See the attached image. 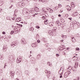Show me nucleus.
I'll return each mask as SVG.
<instances>
[{
	"mask_svg": "<svg viewBox=\"0 0 80 80\" xmlns=\"http://www.w3.org/2000/svg\"><path fill=\"white\" fill-rule=\"evenodd\" d=\"M34 0V1H35L36 2H37V0Z\"/></svg>",
	"mask_w": 80,
	"mask_h": 80,
	"instance_id": "61",
	"label": "nucleus"
},
{
	"mask_svg": "<svg viewBox=\"0 0 80 80\" xmlns=\"http://www.w3.org/2000/svg\"><path fill=\"white\" fill-rule=\"evenodd\" d=\"M37 42H38L39 43H40V41L39 40H37Z\"/></svg>",
	"mask_w": 80,
	"mask_h": 80,
	"instance_id": "42",
	"label": "nucleus"
},
{
	"mask_svg": "<svg viewBox=\"0 0 80 80\" xmlns=\"http://www.w3.org/2000/svg\"><path fill=\"white\" fill-rule=\"evenodd\" d=\"M44 9H42V12H43V11H44Z\"/></svg>",
	"mask_w": 80,
	"mask_h": 80,
	"instance_id": "51",
	"label": "nucleus"
},
{
	"mask_svg": "<svg viewBox=\"0 0 80 80\" xmlns=\"http://www.w3.org/2000/svg\"><path fill=\"white\" fill-rule=\"evenodd\" d=\"M2 9L1 8H0V12H1V11H2Z\"/></svg>",
	"mask_w": 80,
	"mask_h": 80,
	"instance_id": "55",
	"label": "nucleus"
},
{
	"mask_svg": "<svg viewBox=\"0 0 80 80\" xmlns=\"http://www.w3.org/2000/svg\"><path fill=\"white\" fill-rule=\"evenodd\" d=\"M71 73V72H69V71H68V72H66L64 74V78H67L69 75V74H70Z\"/></svg>",
	"mask_w": 80,
	"mask_h": 80,
	"instance_id": "1",
	"label": "nucleus"
},
{
	"mask_svg": "<svg viewBox=\"0 0 80 80\" xmlns=\"http://www.w3.org/2000/svg\"><path fill=\"white\" fill-rule=\"evenodd\" d=\"M35 12H39V9L38 8H35L34 9Z\"/></svg>",
	"mask_w": 80,
	"mask_h": 80,
	"instance_id": "8",
	"label": "nucleus"
},
{
	"mask_svg": "<svg viewBox=\"0 0 80 80\" xmlns=\"http://www.w3.org/2000/svg\"><path fill=\"white\" fill-rule=\"evenodd\" d=\"M60 78H62V76H60Z\"/></svg>",
	"mask_w": 80,
	"mask_h": 80,
	"instance_id": "59",
	"label": "nucleus"
},
{
	"mask_svg": "<svg viewBox=\"0 0 80 80\" xmlns=\"http://www.w3.org/2000/svg\"><path fill=\"white\" fill-rule=\"evenodd\" d=\"M42 18L43 19H45V17H42Z\"/></svg>",
	"mask_w": 80,
	"mask_h": 80,
	"instance_id": "43",
	"label": "nucleus"
},
{
	"mask_svg": "<svg viewBox=\"0 0 80 80\" xmlns=\"http://www.w3.org/2000/svg\"><path fill=\"white\" fill-rule=\"evenodd\" d=\"M63 68H64L63 67H61V68L60 70H61V71H62V72H63V70H64Z\"/></svg>",
	"mask_w": 80,
	"mask_h": 80,
	"instance_id": "23",
	"label": "nucleus"
},
{
	"mask_svg": "<svg viewBox=\"0 0 80 80\" xmlns=\"http://www.w3.org/2000/svg\"><path fill=\"white\" fill-rule=\"evenodd\" d=\"M73 72H76V70H73Z\"/></svg>",
	"mask_w": 80,
	"mask_h": 80,
	"instance_id": "57",
	"label": "nucleus"
},
{
	"mask_svg": "<svg viewBox=\"0 0 80 80\" xmlns=\"http://www.w3.org/2000/svg\"><path fill=\"white\" fill-rule=\"evenodd\" d=\"M58 17H60V16H61V15L60 14H58Z\"/></svg>",
	"mask_w": 80,
	"mask_h": 80,
	"instance_id": "54",
	"label": "nucleus"
},
{
	"mask_svg": "<svg viewBox=\"0 0 80 80\" xmlns=\"http://www.w3.org/2000/svg\"><path fill=\"white\" fill-rule=\"evenodd\" d=\"M9 38H11V36H9Z\"/></svg>",
	"mask_w": 80,
	"mask_h": 80,
	"instance_id": "63",
	"label": "nucleus"
},
{
	"mask_svg": "<svg viewBox=\"0 0 80 80\" xmlns=\"http://www.w3.org/2000/svg\"><path fill=\"white\" fill-rule=\"evenodd\" d=\"M60 42H63V40H61Z\"/></svg>",
	"mask_w": 80,
	"mask_h": 80,
	"instance_id": "49",
	"label": "nucleus"
},
{
	"mask_svg": "<svg viewBox=\"0 0 80 80\" xmlns=\"http://www.w3.org/2000/svg\"><path fill=\"white\" fill-rule=\"evenodd\" d=\"M71 7H75V6H74V4H73V2H71Z\"/></svg>",
	"mask_w": 80,
	"mask_h": 80,
	"instance_id": "13",
	"label": "nucleus"
},
{
	"mask_svg": "<svg viewBox=\"0 0 80 80\" xmlns=\"http://www.w3.org/2000/svg\"><path fill=\"white\" fill-rule=\"evenodd\" d=\"M62 12H63V9H61V10L60 11V13H62Z\"/></svg>",
	"mask_w": 80,
	"mask_h": 80,
	"instance_id": "39",
	"label": "nucleus"
},
{
	"mask_svg": "<svg viewBox=\"0 0 80 80\" xmlns=\"http://www.w3.org/2000/svg\"><path fill=\"white\" fill-rule=\"evenodd\" d=\"M25 1H27L28 2V3H29V2H30L31 0H25Z\"/></svg>",
	"mask_w": 80,
	"mask_h": 80,
	"instance_id": "37",
	"label": "nucleus"
},
{
	"mask_svg": "<svg viewBox=\"0 0 80 80\" xmlns=\"http://www.w3.org/2000/svg\"><path fill=\"white\" fill-rule=\"evenodd\" d=\"M21 43L22 44L24 45V44H26V43H27V42H26L25 39H22L21 40Z\"/></svg>",
	"mask_w": 80,
	"mask_h": 80,
	"instance_id": "3",
	"label": "nucleus"
},
{
	"mask_svg": "<svg viewBox=\"0 0 80 80\" xmlns=\"http://www.w3.org/2000/svg\"><path fill=\"white\" fill-rule=\"evenodd\" d=\"M35 15H37V13H35V14L32 15V17H35Z\"/></svg>",
	"mask_w": 80,
	"mask_h": 80,
	"instance_id": "35",
	"label": "nucleus"
},
{
	"mask_svg": "<svg viewBox=\"0 0 80 80\" xmlns=\"http://www.w3.org/2000/svg\"><path fill=\"white\" fill-rule=\"evenodd\" d=\"M22 13H26V14H28V12H27V8H24L23 9Z\"/></svg>",
	"mask_w": 80,
	"mask_h": 80,
	"instance_id": "2",
	"label": "nucleus"
},
{
	"mask_svg": "<svg viewBox=\"0 0 80 80\" xmlns=\"http://www.w3.org/2000/svg\"><path fill=\"white\" fill-rule=\"evenodd\" d=\"M58 6H58V7H60H60H62V5L60 4H58Z\"/></svg>",
	"mask_w": 80,
	"mask_h": 80,
	"instance_id": "46",
	"label": "nucleus"
},
{
	"mask_svg": "<svg viewBox=\"0 0 80 80\" xmlns=\"http://www.w3.org/2000/svg\"><path fill=\"white\" fill-rule=\"evenodd\" d=\"M13 33H14V31H12L10 33L11 35H13Z\"/></svg>",
	"mask_w": 80,
	"mask_h": 80,
	"instance_id": "27",
	"label": "nucleus"
},
{
	"mask_svg": "<svg viewBox=\"0 0 80 80\" xmlns=\"http://www.w3.org/2000/svg\"><path fill=\"white\" fill-rule=\"evenodd\" d=\"M56 23L57 25H58H58H59L58 24V23H59V24H60L59 23H58L57 22H56Z\"/></svg>",
	"mask_w": 80,
	"mask_h": 80,
	"instance_id": "44",
	"label": "nucleus"
},
{
	"mask_svg": "<svg viewBox=\"0 0 80 80\" xmlns=\"http://www.w3.org/2000/svg\"><path fill=\"white\" fill-rule=\"evenodd\" d=\"M3 55H1L0 57V59H1V60H3Z\"/></svg>",
	"mask_w": 80,
	"mask_h": 80,
	"instance_id": "21",
	"label": "nucleus"
},
{
	"mask_svg": "<svg viewBox=\"0 0 80 80\" xmlns=\"http://www.w3.org/2000/svg\"><path fill=\"white\" fill-rule=\"evenodd\" d=\"M62 38L63 39L65 40V39H66V38H67V37L66 36H62Z\"/></svg>",
	"mask_w": 80,
	"mask_h": 80,
	"instance_id": "14",
	"label": "nucleus"
},
{
	"mask_svg": "<svg viewBox=\"0 0 80 80\" xmlns=\"http://www.w3.org/2000/svg\"><path fill=\"white\" fill-rule=\"evenodd\" d=\"M45 72L46 73H48V74H50L51 73L50 71H49L48 72L47 71V70H45Z\"/></svg>",
	"mask_w": 80,
	"mask_h": 80,
	"instance_id": "17",
	"label": "nucleus"
},
{
	"mask_svg": "<svg viewBox=\"0 0 80 80\" xmlns=\"http://www.w3.org/2000/svg\"><path fill=\"white\" fill-rule=\"evenodd\" d=\"M36 28H38H38H40V27L38 26H36Z\"/></svg>",
	"mask_w": 80,
	"mask_h": 80,
	"instance_id": "34",
	"label": "nucleus"
},
{
	"mask_svg": "<svg viewBox=\"0 0 80 80\" xmlns=\"http://www.w3.org/2000/svg\"><path fill=\"white\" fill-rule=\"evenodd\" d=\"M49 26H50V27H53V25H52V24L51 22L49 23Z\"/></svg>",
	"mask_w": 80,
	"mask_h": 80,
	"instance_id": "24",
	"label": "nucleus"
},
{
	"mask_svg": "<svg viewBox=\"0 0 80 80\" xmlns=\"http://www.w3.org/2000/svg\"><path fill=\"white\" fill-rule=\"evenodd\" d=\"M42 40L43 41H44V40H45V38H43L42 39Z\"/></svg>",
	"mask_w": 80,
	"mask_h": 80,
	"instance_id": "52",
	"label": "nucleus"
},
{
	"mask_svg": "<svg viewBox=\"0 0 80 80\" xmlns=\"http://www.w3.org/2000/svg\"><path fill=\"white\" fill-rule=\"evenodd\" d=\"M47 63L48 65H49V66H50V62H48Z\"/></svg>",
	"mask_w": 80,
	"mask_h": 80,
	"instance_id": "38",
	"label": "nucleus"
},
{
	"mask_svg": "<svg viewBox=\"0 0 80 80\" xmlns=\"http://www.w3.org/2000/svg\"><path fill=\"white\" fill-rule=\"evenodd\" d=\"M72 17H75L77 16V13L76 12H74L72 15Z\"/></svg>",
	"mask_w": 80,
	"mask_h": 80,
	"instance_id": "12",
	"label": "nucleus"
},
{
	"mask_svg": "<svg viewBox=\"0 0 80 80\" xmlns=\"http://www.w3.org/2000/svg\"><path fill=\"white\" fill-rule=\"evenodd\" d=\"M25 5V4H24V3H23V2H22L21 6H24Z\"/></svg>",
	"mask_w": 80,
	"mask_h": 80,
	"instance_id": "25",
	"label": "nucleus"
},
{
	"mask_svg": "<svg viewBox=\"0 0 80 80\" xmlns=\"http://www.w3.org/2000/svg\"><path fill=\"white\" fill-rule=\"evenodd\" d=\"M25 73H26V74H27L28 75V73H29V72H28V71H25Z\"/></svg>",
	"mask_w": 80,
	"mask_h": 80,
	"instance_id": "26",
	"label": "nucleus"
},
{
	"mask_svg": "<svg viewBox=\"0 0 80 80\" xmlns=\"http://www.w3.org/2000/svg\"><path fill=\"white\" fill-rule=\"evenodd\" d=\"M58 8H57V7H55L54 8V10H58Z\"/></svg>",
	"mask_w": 80,
	"mask_h": 80,
	"instance_id": "30",
	"label": "nucleus"
},
{
	"mask_svg": "<svg viewBox=\"0 0 80 80\" xmlns=\"http://www.w3.org/2000/svg\"><path fill=\"white\" fill-rule=\"evenodd\" d=\"M76 50H80V48H76Z\"/></svg>",
	"mask_w": 80,
	"mask_h": 80,
	"instance_id": "33",
	"label": "nucleus"
},
{
	"mask_svg": "<svg viewBox=\"0 0 80 80\" xmlns=\"http://www.w3.org/2000/svg\"><path fill=\"white\" fill-rule=\"evenodd\" d=\"M41 1L42 2H45V0H41Z\"/></svg>",
	"mask_w": 80,
	"mask_h": 80,
	"instance_id": "48",
	"label": "nucleus"
},
{
	"mask_svg": "<svg viewBox=\"0 0 80 80\" xmlns=\"http://www.w3.org/2000/svg\"><path fill=\"white\" fill-rule=\"evenodd\" d=\"M30 53L31 54L32 53V51H30Z\"/></svg>",
	"mask_w": 80,
	"mask_h": 80,
	"instance_id": "62",
	"label": "nucleus"
},
{
	"mask_svg": "<svg viewBox=\"0 0 80 80\" xmlns=\"http://www.w3.org/2000/svg\"><path fill=\"white\" fill-rule=\"evenodd\" d=\"M25 5H29V4H28V3L27 2L25 4Z\"/></svg>",
	"mask_w": 80,
	"mask_h": 80,
	"instance_id": "47",
	"label": "nucleus"
},
{
	"mask_svg": "<svg viewBox=\"0 0 80 80\" xmlns=\"http://www.w3.org/2000/svg\"><path fill=\"white\" fill-rule=\"evenodd\" d=\"M7 50V46H4L3 48V51L4 52H6Z\"/></svg>",
	"mask_w": 80,
	"mask_h": 80,
	"instance_id": "4",
	"label": "nucleus"
},
{
	"mask_svg": "<svg viewBox=\"0 0 80 80\" xmlns=\"http://www.w3.org/2000/svg\"><path fill=\"white\" fill-rule=\"evenodd\" d=\"M53 12V11L52 10H50V11H49L50 13H52V12Z\"/></svg>",
	"mask_w": 80,
	"mask_h": 80,
	"instance_id": "32",
	"label": "nucleus"
},
{
	"mask_svg": "<svg viewBox=\"0 0 80 80\" xmlns=\"http://www.w3.org/2000/svg\"><path fill=\"white\" fill-rule=\"evenodd\" d=\"M59 74H60L61 75H63V71H62L61 70H60L59 71Z\"/></svg>",
	"mask_w": 80,
	"mask_h": 80,
	"instance_id": "11",
	"label": "nucleus"
},
{
	"mask_svg": "<svg viewBox=\"0 0 80 80\" xmlns=\"http://www.w3.org/2000/svg\"><path fill=\"white\" fill-rule=\"evenodd\" d=\"M72 67L71 66H69L68 70V71H69V70H72Z\"/></svg>",
	"mask_w": 80,
	"mask_h": 80,
	"instance_id": "18",
	"label": "nucleus"
},
{
	"mask_svg": "<svg viewBox=\"0 0 80 80\" xmlns=\"http://www.w3.org/2000/svg\"><path fill=\"white\" fill-rule=\"evenodd\" d=\"M17 45V44L15 42H13L11 44V46L12 47H14V46H15Z\"/></svg>",
	"mask_w": 80,
	"mask_h": 80,
	"instance_id": "6",
	"label": "nucleus"
},
{
	"mask_svg": "<svg viewBox=\"0 0 80 80\" xmlns=\"http://www.w3.org/2000/svg\"><path fill=\"white\" fill-rule=\"evenodd\" d=\"M14 27V26H13V25H12V27Z\"/></svg>",
	"mask_w": 80,
	"mask_h": 80,
	"instance_id": "60",
	"label": "nucleus"
},
{
	"mask_svg": "<svg viewBox=\"0 0 80 80\" xmlns=\"http://www.w3.org/2000/svg\"><path fill=\"white\" fill-rule=\"evenodd\" d=\"M78 62H76L75 63V68H77V67H78Z\"/></svg>",
	"mask_w": 80,
	"mask_h": 80,
	"instance_id": "10",
	"label": "nucleus"
},
{
	"mask_svg": "<svg viewBox=\"0 0 80 80\" xmlns=\"http://www.w3.org/2000/svg\"><path fill=\"white\" fill-rule=\"evenodd\" d=\"M47 21V20H45L44 21V23L45 24H46V25H47V24H48V21Z\"/></svg>",
	"mask_w": 80,
	"mask_h": 80,
	"instance_id": "20",
	"label": "nucleus"
},
{
	"mask_svg": "<svg viewBox=\"0 0 80 80\" xmlns=\"http://www.w3.org/2000/svg\"><path fill=\"white\" fill-rule=\"evenodd\" d=\"M22 4V2H18V4H17V6H18V7H22V6H21V5Z\"/></svg>",
	"mask_w": 80,
	"mask_h": 80,
	"instance_id": "7",
	"label": "nucleus"
},
{
	"mask_svg": "<svg viewBox=\"0 0 80 80\" xmlns=\"http://www.w3.org/2000/svg\"><path fill=\"white\" fill-rule=\"evenodd\" d=\"M32 47H35L36 46V44L35 43H32Z\"/></svg>",
	"mask_w": 80,
	"mask_h": 80,
	"instance_id": "22",
	"label": "nucleus"
},
{
	"mask_svg": "<svg viewBox=\"0 0 80 80\" xmlns=\"http://www.w3.org/2000/svg\"><path fill=\"white\" fill-rule=\"evenodd\" d=\"M17 25H18V26H20V27H22V25H20V24H18V23L16 24Z\"/></svg>",
	"mask_w": 80,
	"mask_h": 80,
	"instance_id": "28",
	"label": "nucleus"
},
{
	"mask_svg": "<svg viewBox=\"0 0 80 80\" xmlns=\"http://www.w3.org/2000/svg\"><path fill=\"white\" fill-rule=\"evenodd\" d=\"M66 17H68V14H66Z\"/></svg>",
	"mask_w": 80,
	"mask_h": 80,
	"instance_id": "45",
	"label": "nucleus"
},
{
	"mask_svg": "<svg viewBox=\"0 0 80 80\" xmlns=\"http://www.w3.org/2000/svg\"><path fill=\"white\" fill-rule=\"evenodd\" d=\"M22 20V19L20 18H18L16 19V22H18L21 21Z\"/></svg>",
	"mask_w": 80,
	"mask_h": 80,
	"instance_id": "9",
	"label": "nucleus"
},
{
	"mask_svg": "<svg viewBox=\"0 0 80 80\" xmlns=\"http://www.w3.org/2000/svg\"><path fill=\"white\" fill-rule=\"evenodd\" d=\"M14 16H16V14L15 13L14 15H13Z\"/></svg>",
	"mask_w": 80,
	"mask_h": 80,
	"instance_id": "56",
	"label": "nucleus"
},
{
	"mask_svg": "<svg viewBox=\"0 0 80 80\" xmlns=\"http://www.w3.org/2000/svg\"><path fill=\"white\" fill-rule=\"evenodd\" d=\"M32 28H31L30 29V30L31 31V30H32Z\"/></svg>",
	"mask_w": 80,
	"mask_h": 80,
	"instance_id": "53",
	"label": "nucleus"
},
{
	"mask_svg": "<svg viewBox=\"0 0 80 80\" xmlns=\"http://www.w3.org/2000/svg\"><path fill=\"white\" fill-rule=\"evenodd\" d=\"M56 22H59V20H58Z\"/></svg>",
	"mask_w": 80,
	"mask_h": 80,
	"instance_id": "58",
	"label": "nucleus"
},
{
	"mask_svg": "<svg viewBox=\"0 0 80 80\" xmlns=\"http://www.w3.org/2000/svg\"><path fill=\"white\" fill-rule=\"evenodd\" d=\"M4 68H5V66H4Z\"/></svg>",
	"mask_w": 80,
	"mask_h": 80,
	"instance_id": "64",
	"label": "nucleus"
},
{
	"mask_svg": "<svg viewBox=\"0 0 80 80\" xmlns=\"http://www.w3.org/2000/svg\"><path fill=\"white\" fill-rule=\"evenodd\" d=\"M67 10H71V9L70 8V7L68 6H67Z\"/></svg>",
	"mask_w": 80,
	"mask_h": 80,
	"instance_id": "19",
	"label": "nucleus"
},
{
	"mask_svg": "<svg viewBox=\"0 0 80 80\" xmlns=\"http://www.w3.org/2000/svg\"><path fill=\"white\" fill-rule=\"evenodd\" d=\"M56 55L57 57H59V56H60V54H56Z\"/></svg>",
	"mask_w": 80,
	"mask_h": 80,
	"instance_id": "36",
	"label": "nucleus"
},
{
	"mask_svg": "<svg viewBox=\"0 0 80 80\" xmlns=\"http://www.w3.org/2000/svg\"><path fill=\"white\" fill-rule=\"evenodd\" d=\"M57 30V28H56V27H54L53 28V30L55 31V30Z\"/></svg>",
	"mask_w": 80,
	"mask_h": 80,
	"instance_id": "29",
	"label": "nucleus"
},
{
	"mask_svg": "<svg viewBox=\"0 0 80 80\" xmlns=\"http://www.w3.org/2000/svg\"><path fill=\"white\" fill-rule=\"evenodd\" d=\"M68 19H69V20H72V18H69Z\"/></svg>",
	"mask_w": 80,
	"mask_h": 80,
	"instance_id": "50",
	"label": "nucleus"
},
{
	"mask_svg": "<svg viewBox=\"0 0 80 80\" xmlns=\"http://www.w3.org/2000/svg\"><path fill=\"white\" fill-rule=\"evenodd\" d=\"M17 61L18 62V63H20L21 62V58H20V57H18Z\"/></svg>",
	"mask_w": 80,
	"mask_h": 80,
	"instance_id": "5",
	"label": "nucleus"
},
{
	"mask_svg": "<svg viewBox=\"0 0 80 80\" xmlns=\"http://www.w3.org/2000/svg\"><path fill=\"white\" fill-rule=\"evenodd\" d=\"M11 75L12 76H14L15 75V72L14 71H12L11 72Z\"/></svg>",
	"mask_w": 80,
	"mask_h": 80,
	"instance_id": "15",
	"label": "nucleus"
},
{
	"mask_svg": "<svg viewBox=\"0 0 80 80\" xmlns=\"http://www.w3.org/2000/svg\"><path fill=\"white\" fill-rule=\"evenodd\" d=\"M72 42H75L76 40H75V39L74 38H72Z\"/></svg>",
	"mask_w": 80,
	"mask_h": 80,
	"instance_id": "16",
	"label": "nucleus"
},
{
	"mask_svg": "<svg viewBox=\"0 0 80 80\" xmlns=\"http://www.w3.org/2000/svg\"><path fill=\"white\" fill-rule=\"evenodd\" d=\"M39 38V36L38 34L37 35L36 39H38Z\"/></svg>",
	"mask_w": 80,
	"mask_h": 80,
	"instance_id": "31",
	"label": "nucleus"
},
{
	"mask_svg": "<svg viewBox=\"0 0 80 80\" xmlns=\"http://www.w3.org/2000/svg\"><path fill=\"white\" fill-rule=\"evenodd\" d=\"M37 57V58H40V55H38Z\"/></svg>",
	"mask_w": 80,
	"mask_h": 80,
	"instance_id": "40",
	"label": "nucleus"
},
{
	"mask_svg": "<svg viewBox=\"0 0 80 80\" xmlns=\"http://www.w3.org/2000/svg\"><path fill=\"white\" fill-rule=\"evenodd\" d=\"M2 34H3V35H5V32H2Z\"/></svg>",
	"mask_w": 80,
	"mask_h": 80,
	"instance_id": "41",
	"label": "nucleus"
}]
</instances>
